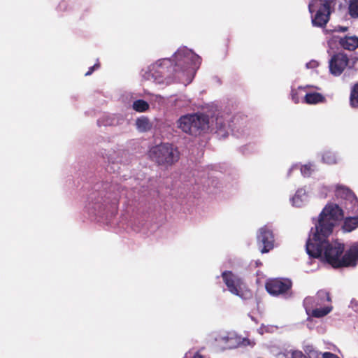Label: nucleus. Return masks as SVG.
<instances>
[{"mask_svg":"<svg viewBox=\"0 0 358 358\" xmlns=\"http://www.w3.org/2000/svg\"><path fill=\"white\" fill-rule=\"evenodd\" d=\"M300 191H298L292 198L293 205L296 207H300L302 204V200L300 198Z\"/></svg>","mask_w":358,"mask_h":358,"instance_id":"25","label":"nucleus"},{"mask_svg":"<svg viewBox=\"0 0 358 358\" xmlns=\"http://www.w3.org/2000/svg\"><path fill=\"white\" fill-rule=\"evenodd\" d=\"M308 9H309V12L311 14V21H312V23L313 24V0H311L309 2V3H308Z\"/></svg>","mask_w":358,"mask_h":358,"instance_id":"29","label":"nucleus"},{"mask_svg":"<svg viewBox=\"0 0 358 358\" xmlns=\"http://www.w3.org/2000/svg\"><path fill=\"white\" fill-rule=\"evenodd\" d=\"M222 278L228 290L233 294L246 299L251 295L250 290L243 280L230 271H225L222 273Z\"/></svg>","mask_w":358,"mask_h":358,"instance_id":"4","label":"nucleus"},{"mask_svg":"<svg viewBox=\"0 0 358 358\" xmlns=\"http://www.w3.org/2000/svg\"><path fill=\"white\" fill-rule=\"evenodd\" d=\"M349 58L346 54L338 52L334 55L329 61L330 72L336 76H340L348 65Z\"/></svg>","mask_w":358,"mask_h":358,"instance_id":"6","label":"nucleus"},{"mask_svg":"<svg viewBox=\"0 0 358 358\" xmlns=\"http://www.w3.org/2000/svg\"><path fill=\"white\" fill-rule=\"evenodd\" d=\"M333 306L331 304H327L324 306H319L315 307V317L320 318L326 316L330 313L333 310Z\"/></svg>","mask_w":358,"mask_h":358,"instance_id":"15","label":"nucleus"},{"mask_svg":"<svg viewBox=\"0 0 358 358\" xmlns=\"http://www.w3.org/2000/svg\"><path fill=\"white\" fill-rule=\"evenodd\" d=\"M312 62H313V61H310V62H308V63H307V64H306V66H307V68H308V69H309V68H311V67H312V66H311V64H312Z\"/></svg>","mask_w":358,"mask_h":358,"instance_id":"32","label":"nucleus"},{"mask_svg":"<svg viewBox=\"0 0 358 358\" xmlns=\"http://www.w3.org/2000/svg\"><path fill=\"white\" fill-rule=\"evenodd\" d=\"M136 125L141 131H147L151 129V124L149 119L144 116L136 120Z\"/></svg>","mask_w":358,"mask_h":358,"instance_id":"17","label":"nucleus"},{"mask_svg":"<svg viewBox=\"0 0 358 358\" xmlns=\"http://www.w3.org/2000/svg\"><path fill=\"white\" fill-rule=\"evenodd\" d=\"M178 127L184 132L192 135L191 114L183 115L177 122Z\"/></svg>","mask_w":358,"mask_h":358,"instance_id":"12","label":"nucleus"},{"mask_svg":"<svg viewBox=\"0 0 358 358\" xmlns=\"http://www.w3.org/2000/svg\"><path fill=\"white\" fill-rule=\"evenodd\" d=\"M350 106L352 108H358V83H355L351 88L350 94Z\"/></svg>","mask_w":358,"mask_h":358,"instance_id":"16","label":"nucleus"},{"mask_svg":"<svg viewBox=\"0 0 358 358\" xmlns=\"http://www.w3.org/2000/svg\"><path fill=\"white\" fill-rule=\"evenodd\" d=\"M348 14L352 18H358V0H348Z\"/></svg>","mask_w":358,"mask_h":358,"instance_id":"19","label":"nucleus"},{"mask_svg":"<svg viewBox=\"0 0 358 358\" xmlns=\"http://www.w3.org/2000/svg\"><path fill=\"white\" fill-rule=\"evenodd\" d=\"M257 243L262 245V253H266L274 247V236L273 231L266 226L259 229L257 234Z\"/></svg>","mask_w":358,"mask_h":358,"instance_id":"7","label":"nucleus"},{"mask_svg":"<svg viewBox=\"0 0 358 358\" xmlns=\"http://www.w3.org/2000/svg\"><path fill=\"white\" fill-rule=\"evenodd\" d=\"M201 58L191 50L182 48L174 54L175 71H186L189 69H194L197 63H200Z\"/></svg>","mask_w":358,"mask_h":358,"instance_id":"3","label":"nucleus"},{"mask_svg":"<svg viewBox=\"0 0 358 358\" xmlns=\"http://www.w3.org/2000/svg\"><path fill=\"white\" fill-rule=\"evenodd\" d=\"M303 306L308 315V318L313 317V300L311 297H306L303 301Z\"/></svg>","mask_w":358,"mask_h":358,"instance_id":"20","label":"nucleus"},{"mask_svg":"<svg viewBox=\"0 0 358 358\" xmlns=\"http://www.w3.org/2000/svg\"><path fill=\"white\" fill-rule=\"evenodd\" d=\"M338 43L343 49L353 51L358 48V37L356 36H345L339 38Z\"/></svg>","mask_w":358,"mask_h":358,"instance_id":"11","label":"nucleus"},{"mask_svg":"<svg viewBox=\"0 0 358 358\" xmlns=\"http://www.w3.org/2000/svg\"><path fill=\"white\" fill-rule=\"evenodd\" d=\"M326 99L322 94L318 92H315V104L318 103H324Z\"/></svg>","mask_w":358,"mask_h":358,"instance_id":"26","label":"nucleus"},{"mask_svg":"<svg viewBox=\"0 0 358 358\" xmlns=\"http://www.w3.org/2000/svg\"><path fill=\"white\" fill-rule=\"evenodd\" d=\"M151 159L158 165L171 166L178 162L180 152L176 147L169 143H162L152 147L149 152Z\"/></svg>","mask_w":358,"mask_h":358,"instance_id":"2","label":"nucleus"},{"mask_svg":"<svg viewBox=\"0 0 358 358\" xmlns=\"http://www.w3.org/2000/svg\"><path fill=\"white\" fill-rule=\"evenodd\" d=\"M313 231V228L312 227L310 230L309 236L306 241V250L307 254L310 256V259L313 257V243L312 242L311 234Z\"/></svg>","mask_w":358,"mask_h":358,"instance_id":"22","label":"nucleus"},{"mask_svg":"<svg viewBox=\"0 0 358 358\" xmlns=\"http://www.w3.org/2000/svg\"><path fill=\"white\" fill-rule=\"evenodd\" d=\"M292 282L287 278L268 279L265 283L266 291L273 296L291 295Z\"/></svg>","mask_w":358,"mask_h":358,"instance_id":"5","label":"nucleus"},{"mask_svg":"<svg viewBox=\"0 0 358 358\" xmlns=\"http://www.w3.org/2000/svg\"><path fill=\"white\" fill-rule=\"evenodd\" d=\"M132 108L136 112L143 113L149 109L150 106L145 100L138 99L133 102Z\"/></svg>","mask_w":358,"mask_h":358,"instance_id":"18","label":"nucleus"},{"mask_svg":"<svg viewBox=\"0 0 358 358\" xmlns=\"http://www.w3.org/2000/svg\"><path fill=\"white\" fill-rule=\"evenodd\" d=\"M343 218V210L338 204L329 203L320 213L315 227V259L321 258L336 268L354 266L358 260L357 245L351 246L343 254V243H329L327 240L334 227Z\"/></svg>","mask_w":358,"mask_h":358,"instance_id":"1","label":"nucleus"},{"mask_svg":"<svg viewBox=\"0 0 358 358\" xmlns=\"http://www.w3.org/2000/svg\"><path fill=\"white\" fill-rule=\"evenodd\" d=\"M358 227V216L348 217L344 220L342 229L345 232H350Z\"/></svg>","mask_w":358,"mask_h":358,"instance_id":"14","label":"nucleus"},{"mask_svg":"<svg viewBox=\"0 0 358 358\" xmlns=\"http://www.w3.org/2000/svg\"><path fill=\"white\" fill-rule=\"evenodd\" d=\"M100 67V64L96 63L94 66L89 68V70L85 73V76H88L92 74L94 70L98 69Z\"/></svg>","mask_w":358,"mask_h":358,"instance_id":"28","label":"nucleus"},{"mask_svg":"<svg viewBox=\"0 0 358 358\" xmlns=\"http://www.w3.org/2000/svg\"><path fill=\"white\" fill-rule=\"evenodd\" d=\"M291 358H308L302 352L295 350L292 352Z\"/></svg>","mask_w":358,"mask_h":358,"instance_id":"27","label":"nucleus"},{"mask_svg":"<svg viewBox=\"0 0 358 358\" xmlns=\"http://www.w3.org/2000/svg\"><path fill=\"white\" fill-rule=\"evenodd\" d=\"M357 83H358V82H357Z\"/></svg>","mask_w":358,"mask_h":358,"instance_id":"33","label":"nucleus"},{"mask_svg":"<svg viewBox=\"0 0 358 358\" xmlns=\"http://www.w3.org/2000/svg\"><path fill=\"white\" fill-rule=\"evenodd\" d=\"M171 64V60L164 59L157 62L151 66L149 76H150L155 82L162 83L164 78L167 73V68Z\"/></svg>","mask_w":358,"mask_h":358,"instance_id":"8","label":"nucleus"},{"mask_svg":"<svg viewBox=\"0 0 358 358\" xmlns=\"http://www.w3.org/2000/svg\"><path fill=\"white\" fill-rule=\"evenodd\" d=\"M315 358H340L337 355L330 352H315Z\"/></svg>","mask_w":358,"mask_h":358,"instance_id":"23","label":"nucleus"},{"mask_svg":"<svg viewBox=\"0 0 358 358\" xmlns=\"http://www.w3.org/2000/svg\"><path fill=\"white\" fill-rule=\"evenodd\" d=\"M306 87H299L297 90H292V98L294 103H297L300 99L308 104H313V93L306 92Z\"/></svg>","mask_w":358,"mask_h":358,"instance_id":"10","label":"nucleus"},{"mask_svg":"<svg viewBox=\"0 0 358 358\" xmlns=\"http://www.w3.org/2000/svg\"><path fill=\"white\" fill-rule=\"evenodd\" d=\"M193 358H204V357H203V355H201L200 353L196 352V353L194 355Z\"/></svg>","mask_w":358,"mask_h":358,"instance_id":"31","label":"nucleus"},{"mask_svg":"<svg viewBox=\"0 0 358 358\" xmlns=\"http://www.w3.org/2000/svg\"><path fill=\"white\" fill-rule=\"evenodd\" d=\"M322 160L324 163L329 165L336 163V155L330 151H326L322 153Z\"/></svg>","mask_w":358,"mask_h":358,"instance_id":"21","label":"nucleus"},{"mask_svg":"<svg viewBox=\"0 0 358 358\" xmlns=\"http://www.w3.org/2000/svg\"><path fill=\"white\" fill-rule=\"evenodd\" d=\"M316 306L331 304L330 293L326 290H319L316 294Z\"/></svg>","mask_w":358,"mask_h":358,"instance_id":"13","label":"nucleus"},{"mask_svg":"<svg viewBox=\"0 0 358 358\" xmlns=\"http://www.w3.org/2000/svg\"><path fill=\"white\" fill-rule=\"evenodd\" d=\"M208 117L204 114H191L192 135L205 129L208 125Z\"/></svg>","mask_w":358,"mask_h":358,"instance_id":"9","label":"nucleus"},{"mask_svg":"<svg viewBox=\"0 0 358 358\" xmlns=\"http://www.w3.org/2000/svg\"><path fill=\"white\" fill-rule=\"evenodd\" d=\"M301 174L304 177H310L312 173L311 164H305L301 167Z\"/></svg>","mask_w":358,"mask_h":358,"instance_id":"24","label":"nucleus"},{"mask_svg":"<svg viewBox=\"0 0 358 358\" xmlns=\"http://www.w3.org/2000/svg\"><path fill=\"white\" fill-rule=\"evenodd\" d=\"M348 30V27L338 26L336 28V31H339V32H345Z\"/></svg>","mask_w":358,"mask_h":358,"instance_id":"30","label":"nucleus"}]
</instances>
